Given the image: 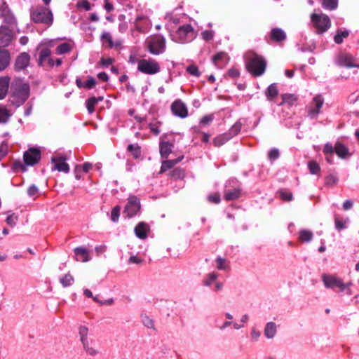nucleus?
I'll return each mask as SVG.
<instances>
[{"label":"nucleus","instance_id":"nucleus-58","mask_svg":"<svg viewBox=\"0 0 359 359\" xmlns=\"http://www.w3.org/2000/svg\"><path fill=\"white\" fill-rule=\"evenodd\" d=\"M142 262H143V259L137 255L130 256L128 259L129 264H141Z\"/></svg>","mask_w":359,"mask_h":359},{"label":"nucleus","instance_id":"nucleus-34","mask_svg":"<svg viewBox=\"0 0 359 359\" xmlns=\"http://www.w3.org/2000/svg\"><path fill=\"white\" fill-rule=\"evenodd\" d=\"M336 154L341 158H344L348 154V149L342 144L337 142L334 147Z\"/></svg>","mask_w":359,"mask_h":359},{"label":"nucleus","instance_id":"nucleus-49","mask_svg":"<svg viewBox=\"0 0 359 359\" xmlns=\"http://www.w3.org/2000/svg\"><path fill=\"white\" fill-rule=\"evenodd\" d=\"M119 214H120V207L119 206L114 207L111 210V219L113 222H116L118 220Z\"/></svg>","mask_w":359,"mask_h":359},{"label":"nucleus","instance_id":"nucleus-39","mask_svg":"<svg viewBox=\"0 0 359 359\" xmlns=\"http://www.w3.org/2000/svg\"><path fill=\"white\" fill-rule=\"evenodd\" d=\"M348 36V32L347 30H338L336 35L334 37L335 43L339 44L342 43L344 39Z\"/></svg>","mask_w":359,"mask_h":359},{"label":"nucleus","instance_id":"nucleus-16","mask_svg":"<svg viewBox=\"0 0 359 359\" xmlns=\"http://www.w3.org/2000/svg\"><path fill=\"white\" fill-rule=\"evenodd\" d=\"M13 39V32L8 27L2 26L0 28V47L8 46Z\"/></svg>","mask_w":359,"mask_h":359},{"label":"nucleus","instance_id":"nucleus-23","mask_svg":"<svg viewBox=\"0 0 359 359\" xmlns=\"http://www.w3.org/2000/svg\"><path fill=\"white\" fill-rule=\"evenodd\" d=\"M74 252L77 261L85 262L90 259L88 250L84 248H76L74 250Z\"/></svg>","mask_w":359,"mask_h":359},{"label":"nucleus","instance_id":"nucleus-15","mask_svg":"<svg viewBox=\"0 0 359 359\" xmlns=\"http://www.w3.org/2000/svg\"><path fill=\"white\" fill-rule=\"evenodd\" d=\"M323 97L320 95H316L313 99L312 105L309 109V115L311 118L317 116L320 112V109L323 107Z\"/></svg>","mask_w":359,"mask_h":359},{"label":"nucleus","instance_id":"nucleus-54","mask_svg":"<svg viewBox=\"0 0 359 359\" xmlns=\"http://www.w3.org/2000/svg\"><path fill=\"white\" fill-rule=\"evenodd\" d=\"M76 6L78 8H83L86 11H90L91 9V5L86 0H83V1L77 2Z\"/></svg>","mask_w":359,"mask_h":359},{"label":"nucleus","instance_id":"nucleus-3","mask_svg":"<svg viewBox=\"0 0 359 359\" xmlns=\"http://www.w3.org/2000/svg\"><path fill=\"white\" fill-rule=\"evenodd\" d=\"M172 41L177 43H187L192 41L195 36L194 28L189 24L183 25L174 32L170 34Z\"/></svg>","mask_w":359,"mask_h":359},{"label":"nucleus","instance_id":"nucleus-11","mask_svg":"<svg viewBox=\"0 0 359 359\" xmlns=\"http://www.w3.org/2000/svg\"><path fill=\"white\" fill-rule=\"evenodd\" d=\"M39 50V65H43L44 62H48L50 66L54 65V60L50 58L51 51L48 46L40 44Z\"/></svg>","mask_w":359,"mask_h":359},{"label":"nucleus","instance_id":"nucleus-60","mask_svg":"<svg viewBox=\"0 0 359 359\" xmlns=\"http://www.w3.org/2000/svg\"><path fill=\"white\" fill-rule=\"evenodd\" d=\"M323 151L325 154H331L332 155L333 154V152L335 151H334V148L332 147V145L327 143L325 145Z\"/></svg>","mask_w":359,"mask_h":359},{"label":"nucleus","instance_id":"nucleus-17","mask_svg":"<svg viewBox=\"0 0 359 359\" xmlns=\"http://www.w3.org/2000/svg\"><path fill=\"white\" fill-rule=\"evenodd\" d=\"M337 64L347 67H359V65L354 62L353 57L347 53H341L339 55Z\"/></svg>","mask_w":359,"mask_h":359},{"label":"nucleus","instance_id":"nucleus-51","mask_svg":"<svg viewBox=\"0 0 359 359\" xmlns=\"http://www.w3.org/2000/svg\"><path fill=\"white\" fill-rule=\"evenodd\" d=\"M241 128V125L240 123L234 124L229 130V133H227L229 135H231V138L238 133Z\"/></svg>","mask_w":359,"mask_h":359},{"label":"nucleus","instance_id":"nucleus-38","mask_svg":"<svg viewBox=\"0 0 359 359\" xmlns=\"http://www.w3.org/2000/svg\"><path fill=\"white\" fill-rule=\"evenodd\" d=\"M60 282L63 287H66L72 285L74 283V278L71 274L67 273L60 277Z\"/></svg>","mask_w":359,"mask_h":359},{"label":"nucleus","instance_id":"nucleus-37","mask_svg":"<svg viewBox=\"0 0 359 359\" xmlns=\"http://www.w3.org/2000/svg\"><path fill=\"white\" fill-rule=\"evenodd\" d=\"M278 89H277L276 84H274V83L270 85L268 87L267 90L266 92V95L269 100L276 97L278 95Z\"/></svg>","mask_w":359,"mask_h":359},{"label":"nucleus","instance_id":"nucleus-10","mask_svg":"<svg viewBox=\"0 0 359 359\" xmlns=\"http://www.w3.org/2000/svg\"><path fill=\"white\" fill-rule=\"evenodd\" d=\"M83 352L89 356L95 357L100 353V348L93 338L81 342Z\"/></svg>","mask_w":359,"mask_h":359},{"label":"nucleus","instance_id":"nucleus-6","mask_svg":"<svg viewBox=\"0 0 359 359\" xmlns=\"http://www.w3.org/2000/svg\"><path fill=\"white\" fill-rule=\"evenodd\" d=\"M29 86L26 83H16L13 87L12 102L17 105L22 104L29 97Z\"/></svg>","mask_w":359,"mask_h":359},{"label":"nucleus","instance_id":"nucleus-14","mask_svg":"<svg viewBox=\"0 0 359 359\" xmlns=\"http://www.w3.org/2000/svg\"><path fill=\"white\" fill-rule=\"evenodd\" d=\"M172 112L177 116L184 118L188 116V109L186 104L180 100L173 102L171 105Z\"/></svg>","mask_w":359,"mask_h":359},{"label":"nucleus","instance_id":"nucleus-27","mask_svg":"<svg viewBox=\"0 0 359 359\" xmlns=\"http://www.w3.org/2000/svg\"><path fill=\"white\" fill-rule=\"evenodd\" d=\"M183 158V156H181L177 159L174 160H167L162 162L161 168L160 172L163 173L170 168H172L174 165L177 164Z\"/></svg>","mask_w":359,"mask_h":359},{"label":"nucleus","instance_id":"nucleus-52","mask_svg":"<svg viewBox=\"0 0 359 359\" xmlns=\"http://www.w3.org/2000/svg\"><path fill=\"white\" fill-rule=\"evenodd\" d=\"M201 36L205 41H210L214 37V32L211 30H205L202 32Z\"/></svg>","mask_w":359,"mask_h":359},{"label":"nucleus","instance_id":"nucleus-56","mask_svg":"<svg viewBox=\"0 0 359 359\" xmlns=\"http://www.w3.org/2000/svg\"><path fill=\"white\" fill-rule=\"evenodd\" d=\"M208 198L211 203H219L220 202V196L217 193L209 195Z\"/></svg>","mask_w":359,"mask_h":359},{"label":"nucleus","instance_id":"nucleus-28","mask_svg":"<svg viewBox=\"0 0 359 359\" xmlns=\"http://www.w3.org/2000/svg\"><path fill=\"white\" fill-rule=\"evenodd\" d=\"M271 36L272 39L276 41H281L285 39L286 34L283 30L279 28H274L271 30Z\"/></svg>","mask_w":359,"mask_h":359},{"label":"nucleus","instance_id":"nucleus-53","mask_svg":"<svg viewBox=\"0 0 359 359\" xmlns=\"http://www.w3.org/2000/svg\"><path fill=\"white\" fill-rule=\"evenodd\" d=\"M39 191L38 188L35 185L30 186L27 189V194L29 197L35 198Z\"/></svg>","mask_w":359,"mask_h":359},{"label":"nucleus","instance_id":"nucleus-48","mask_svg":"<svg viewBox=\"0 0 359 359\" xmlns=\"http://www.w3.org/2000/svg\"><path fill=\"white\" fill-rule=\"evenodd\" d=\"M142 323L143 325L149 329L154 328V320L148 316L142 317Z\"/></svg>","mask_w":359,"mask_h":359},{"label":"nucleus","instance_id":"nucleus-30","mask_svg":"<svg viewBox=\"0 0 359 359\" xmlns=\"http://www.w3.org/2000/svg\"><path fill=\"white\" fill-rule=\"evenodd\" d=\"M10 56L6 50H0V71L4 70L9 64Z\"/></svg>","mask_w":359,"mask_h":359},{"label":"nucleus","instance_id":"nucleus-45","mask_svg":"<svg viewBox=\"0 0 359 359\" xmlns=\"http://www.w3.org/2000/svg\"><path fill=\"white\" fill-rule=\"evenodd\" d=\"M18 219V216L15 214H10L7 216L6 222L8 226L13 227L15 226Z\"/></svg>","mask_w":359,"mask_h":359},{"label":"nucleus","instance_id":"nucleus-50","mask_svg":"<svg viewBox=\"0 0 359 359\" xmlns=\"http://www.w3.org/2000/svg\"><path fill=\"white\" fill-rule=\"evenodd\" d=\"M261 336V332L259 330L256 329L255 327H252L250 332V337L252 341H257Z\"/></svg>","mask_w":359,"mask_h":359},{"label":"nucleus","instance_id":"nucleus-47","mask_svg":"<svg viewBox=\"0 0 359 359\" xmlns=\"http://www.w3.org/2000/svg\"><path fill=\"white\" fill-rule=\"evenodd\" d=\"M187 72L194 76L198 77L200 76V72L198 68L195 65H191L187 67Z\"/></svg>","mask_w":359,"mask_h":359},{"label":"nucleus","instance_id":"nucleus-32","mask_svg":"<svg viewBox=\"0 0 359 359\" xmlns=\"http://www.w3.org/2000/svg\"><path fill=\"white\" fill-rule=\"evenodd\" d=\"M73 45L71 42H65L57 46L56 53L62 55L69 52L72 49Z\"/></svg>","mask_w":359,"mask_h":359},{"label":"nucleus","instance_id":"nucleus-43","mask_svg":"<svg viewBox=\"0 0 359 359\" xmlns=\"http://www.w3.org/2000/svg\"><path fill=\"white\" fill-rule=\"evenodd\" d=\"M337 0H323V6L330 10H333L337 6Z\"/></svg>","mask_w":359,"mask_h":359},{"label":"nucleus","instance_id":"nucleus-20","mask_svg":"<svg viewBox=\"0 0 359 359\" xmlns=\"http://www.w3.org/2000/svg\"><path fill=\"white\" fill-rule=\"evenodd\" d=\"M212 60L216 67L223 68L227 64L229 57L225 53L221 52L213 56Z\"/></svg>","mask_w":359,"mask_h":359},{"label":"nucleus","instance_id":"nucleus-42","mask_svg":"<svg viewBox=\"0 0 359 359\" xmlns=\"http://www.w3.org/2000/svg\"><path fill=\"white\" fill-rule=\"evenodd\" d=\"M10 116L9 111L6 107H0V123H6Z\"/></svg>","mask_w":359,"mask_h":359},{"label":"nucleus","instance_id":"nucleus-24","mask_svg":"<svg viewBox=\"0 0 359 359\" xmlns=\"http://www.w3.org/2000/svg\"><path fill=\"white\" fill-rule=\"evenodd\" d=\"M277 332L276 325L273 322L266 323L264 327V333L266 338L273 339Z\"/></svg>","mask_w":359,"mask_h":359},{"label":"nucleus","instance_id":"nucleus-62","mask_svg":"<svg viewBox=\"0 0 359 359\" xmlns=\"http://www.w3.org/2000/svg\"><path fill=\"white\" fill-rule=\"evenodd\" d=\"M278 155H279V152H278V149H271L269 152V157L271 160H274V159L277 158Z\"/></svg>","mask_w":359,"mask_h":359},{"label":"nucleus","instance_id":"nucleus-19","mask_svg":"<svg viewBox=\"0 0 359 359\" xmlns=\"http://www.w3.org/2000/svg\"><path fill=\"white\" fill-rule=\"evenodd\" d=\"M30 61V57L27 53H22L18 56L15 60V68L18 70L26 68Z\"/></svg>","mask_w":359,"mask_h":359},{"label":"nucleus","instance_id":"nucleus-55","mask_svg":"<svg viewBox=\"0 0 359 359\" xmlns=\"http://www.w3.org/2000/svg\"><path fill=\"white\" fill-rule=\"evenodd\" d=\"M351 285H352V283L351 282H349V283H344L343 282V280L340 278L339 280L338 281L337 287H339L341 291H344L346 288L351 287Z\"/></svg>","mask_w":359,"mask_h":359},{"label":"nucleus","instance_id":"nucleus-59","mask_svg":"<svg viewBox=\"0 0 359 359\" xmlns=\"http://www.w3.org/2000/svg\"><path fill=\"white\" fill-rule=\"evenodd\" d=\"M280 194L281 198L283 199L284 201H290L292 198V195L290 192H286V191H280Z\"/></svg>","mask_w":359,"mask_h":359},{"label":"nucleus","instance_id":"nucleus-61","mask_svg":"<svg viewBox=\"0 0 359 359\" xmlns=\"http://www.w3.org/2000/svg\"><path fill=\"white\" fill-rule=\"evenodd\" d=\"M95 80L93 78H90L85 82L84 87L90 89L95 85Z\"/></svg>","mask_w":359,"mask_h":359},{"label":"nucleus","instance_id":"nucleus-13","mask_svg":"<svg viewBox=\"0 0 359 359\" xmlns=\"http://www.w3.org/2000/svg\"><path fill=\"white\" fill-rule=\"evenodd\" d=\"M24 161L26 165H34L41 158V152L35 148L29 149L24 154Z\"/></svg>","mask_w":359,"mask_h":359},{"label":"nucleus","instance_id":"nucleus-44","mask_svg":"<svg viewBox=\"0 0 359 359\" xmlns=\"http://www.w3.org/2000/svg\"><path fill=\"white\" fill-rule=\"evenodd\" d=\"M128 150L132 153L135 158H138L140 156V149L137 144L128 145Z\"/></svg>","mask_w":359,"mask_h":359},{"label":"nucleus","instance_id":"nucleus-46","mask_svg":"<svg viewBox=\"0 0 359 359\" xmlns=\"http://www.w3.org/2000/svg\"><path fill=\"white\" fill-rule=\"evenodd\" d=\"M338 182V178L335 175H330L325 178V184L327 186L332 187Z\"/></svg>","mask_w":359,"mask_h":359},{"label":"nucleus","instance_id":"nucleus-2","mask_svg":"<svg viewBox=\"0 0 359 359\" xmlns=\"http://www.w3.org/2000/svg\"><path fill=\"white\" fill-rule=\"evenodd\" d=\"M266 66V62L262 57L253 53H249L247 55L246 67L254 76L263 74Z\"/></svg>","mask_w":359,"mask_h":359},{"label":"nucleus","instance_id":"nucleus-64","mask_svg":"<svg viewBox=\"0 0 359 359\" xmlns=\"http://www.w3.org/2000/svg\"><path fill=\"white\" fill-rule=\"evenodd\" d=\"M81 166V171H83L85 172H88L92 168V165L90 163H85L83 165Z\"/></svg>","mask_w":359,"mask_h":359},{"label":"nucleus","instance_id":"nucleus-63","mask_svg":"<svg viewBox=\"0 0 359 359\" xmlns=\"http://www.w3.org/2000/svg\"><path fill=\"white\" fill-rule=\"evenodd\" d=\"M114 62V60L111 57L107 58H102L101 63L103 66L107 67L111 65Z\"/></svg>","mask_w":359,"mask_h":359},{"label":"nucleus","instance_id":"nucleus-9","mask_svg":"<svg viewBox=\"0 0 359 359\" xmlns=\"http://www.w3.org/2000/svg\"><path fill=\"white\" fill-rule=\"evenodd\" d=\"M51 163L53 164L52 170H57L59 172H69V166L66 163V158L61 154H57L51 158Z\"/></svg>","mask_w":359,"mask_h":359},{"label":"nucleus","instance_id":"nucleus-25","mask_svg":"<svg viewBox=\"0 0 359 359\" xmlns=\"http://www.w3.org/2000/svg\"><path fill=\"white\" fill-rule=\"evenodd\" d=\"M9 83V77L3 76L0 78V100H2L6 97L8 92Z\"/></svg>","mask_w":359,"mask_h":359},{"label":"nucleus","instance_id":"nucleus-12","mask_svg":"<svg viewBox=\"0 0 359 359\" xmlns=\"http://www.w3.org/2000/svg\"><path fill=\"white\" fill-rule=\"evenodd\" d=\"M218 274L216 272L208 273L203 280V284L205 286L210 287L214 284V291H219L223 288V283L217 281Z\"/></svg>","mask_w":359,"mask_h":359},{"label":"nucleus","instance_id":"nucleus-21","mask_svg":"<svg viewBox=\"0 0 359 359\" xmlns=\"http://www.w3.org/2000/svg\"><path fill=\"white\" fill-rule=\"evenodd\" d=\"M149 231V227L147 224L145 222H140L135 227V233L137 237L140 239H144L147 237L148 232Z\"/></svg>","mask_w":359,"mask_h":359},{"label":"nucleus","instance_id":"nucleus-22","mask_svg":"<svg viewBox=\"0 0 359 359\" xmlns=\"http://www.w3.org/2000/svg\"><path fill=\"white\" fill-rule=\"evenodd\" d=\"M101 41L103 44H107L109 48L118 47L121 44L120 41H113L111 34L107 32L102 33Z\"/></svg>","mask_w":359,"mask_h":359},{"label":"nucleus","instance_id":"nucleus-7","mask_svg":"<svg viewBox=\"0 0 359 359\" xmlns=\"http://www.w3.org/2000/svg\"><path fill=\"white\" fill-rule=\"evenodd\" d=\"M137 69L146 74H155L160 72L161 67L156 60L149 59H141L137 61Z\"/></svg>","mask_w":359,"mask_h":359},{"label":"nucleus","instance_id":"nucleus-41","mask_svg":"<svg viewBox=\"0 0 359 359\" xmlns=\"http://www.w3.org/2000/svg\"><path fill=\"white\" fill-rule=\"evenodd\" d=\"M240 191L238 189L227 191L225 192L224 198L227 201L235 200L240 196Z\"/></svg>","mask_w":359,"mask_h":359},{"label":"nucleus","instance_id":"nucleus-35","mask_svg":"<svg viewBox=\"0 0 359 359\" xmlns=\"http://www.w3.org/2000/svg\"><path fill=\"white\" fill-rule=\"evenodd\" d=\"M230 139L231 135H229L228 134L225 133L216 137L214 139L213 142L215 146L219 147L226 143Z\"/></svg>","mask_w":359,"mask_h":359},{"label":"nucleus","instance_id":"nucleus-5","mask_svg":"<svg viewBox=\"0 0 359 359\" xmlns=\"http://www.w3.org/2000/svg\"><path fill=\"white\" fill-rule=\"evenodd\" d=\"M311 20L318 34L324 33L331 25L330 18L323 13H313L311 16Z\"/></svg>","mask_w":359,"mask_h":359},{"label":"nucleus","instance_id":"nucleus-4","mask_svg":"<svg viewBox=\"0 0 359 359\" xmlns=\"http://www.w3.org/2000/svg\"><path fill=\"white\" fill-rule=\"evenodd\" d=\"M146 45L151 54L157 55L165 51V39L161 35L151 36L146 40Z\"/></svg>","mask_w":359,"mask_h":359},{"label":"nucleus","instance_id":"nucleus-18","mask_svg":"<svg viewBox=\"0 0 359 359\" xmlns=\"http://www.w3.org/2000/svg\"><path fill=\"white\" fill-rule=\"evenodd\" d=\"M322 281L326 288L337 287L339 278L335 275L324 273L322 275Z\"/></svg>","mask_w":359,"mask_h":359},{"label":"nucleus","instance_id":"nucleus-8","mask_svg":"<svg viewBox=\"0 0 359 359\" xmlns=\"http://www.w3.org/2000/svg\"><path fill=\"white\" fill-rule=\"evenodd\" d=\"M140 210V201L134 196L128 198V203L123 210V215L128 217H133L136 215Z\"/></svg>","mask_w":359,"mask_h":359},{"label":"nucleus","instance_id":"nucleus-29","mask_svg":"<svg viewBox=\"0 0 359 359\" xmlns=\"http://www.w3.org/2000/svg\"><path fill=\"white\" fill-rule=\"evenodd\" d=\"M103 100V97H92L86 100V107L90 114H92L95 110V107L98 103V102L102 101Z\"/></svg>","mask_w":359,"mask_h":359},{"label":"nucleus","instance_id":"nucleus-33","mask_svg":"<svg viewBox=\"0 0 359 359\" xmlns=\"http://www.w3.org/2000/svg\"><path fill=\"white\" fill-rule=\"evenodd\" d=\"M79 336L81 343L86 340L91 339L89 337V329L88 327L85 325H81L79 327Z\"/></svg>","mask_w":359,"mask_h":359},{"label":"nucleus","instance_id":"nucleus-57","mask_svg":"<svg viewBox=\"0 0 359 359\" xmlns=\"http://www.w3.org/2000/svg\"><path fill=\"white\" fill-rule=\"evenodd\" d=\"M213 118L214 116L212 114L204 116L201 120V123L203 125H208L212 121Z\"/></svg>","mask_w":359,"mask_h":359},{"label":"nucleus","instance_id":"nucleus-40","mask_svg":"<svg viewBox=\"0 0 359 359\" xmlns=\"http://www.w3.org/2000/svg\"><path fill=\"white\" fill-rule=\"evenodd\" d=\"M308 168L309 169V171L313 175H319L320 171V167L314 161H309L308 163Z\"/></svg>","mask_w":359,"mask_h":359},{"label":"nucleus","instance_id":"nucleus-36","mask_svg":"<svg viewBox=\"0 0 359 359\" xmlns=\"http://www.w3.org/2000/svg\"><path fill=\"white\" fill-rule=\"evenodd\" d=\"M313 238V233L309 230L303 229L299 231V238L302 242H309Z\"/></svg>","mask_w":359,"mask_h":359},{"label":"nucleus","instance_id":"nucleus-26","mask_svg":"<svg viewBox=\"0 0 359 359\" xmlns=\"http://www.w3.org/2000/svg\"><path fill=\"white\" fill-rule=\"evenodd\" d=\"M173 148V144L166 142H162L160 144V154L162 158H166L168 155L171 153L172 149Z\"/></svg>","mask_w":359,"mask_h":359},{"label":"nucleus","instance_id":"nucleus-1","mask_svg":"<svg viewBox=\"0 0 359 359\" xmlns=\"http://www.w3.org/2000/svg\"><path fill=\"white\" fill-rule=\"evenodd\" d=\"M30 17L34 22L44 24L47 26H50L53 22V15L49 8L41 6L32 8Z\"/></svg>","mask_w":359,"mask_h":359},{"label":"nucleus","instance_id":"nucleus-31","mask_svg":"<svg viewBox=\"0 0 359 359\" xmlns=\"http://www.w3.org/2000/svg\"><path fill=\"white\" fill-rule=\"evenodd\" d=\"M215 266L218 270H226L229 268L228 261L221 257H217L215 260Z\"/></svg>","mask_w":359,"mask_h":359}]
</instances>
